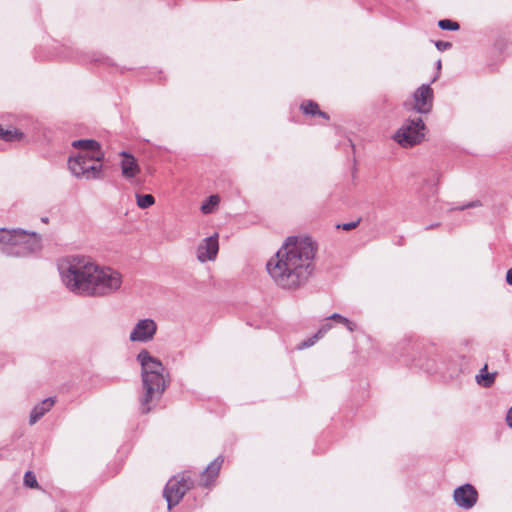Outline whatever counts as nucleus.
Returning a JSON list of instances; mask_svg holds the SVG:
<instances>
[{"instance_id": "4", "label": "nucleus", "mask_w": 512, "mask_h": 512, "mask_svg": "<svg viewBox=\"0 0 512 512\" xmlns=\"http://www.w3.org/2000/svg\"><path fill=\"white\" fill-rule=\"evenodd\" d=\"M41 249L40 236L23 229H0V250L8 256L26 257Z\"/></svg>"}, {"instance_id": "1", "label": "nucleus", "mask_w": 512, "mask_h": 512, "mask_svg": "<svg viewBox=\"0 0 512 512\" xmlns=\"http://www.w3.org/2000/svg\"><path fill=\"white\" fill-rule=\"evenodd\" d=\"M316 246L307 237H288L282 247L270 258L266 270L273 282L284 290L303 287L314 270Z\"/></svg>"}, {"instance_id": "26", "label": "nucleus", "mask_w": 512, "mask_h": 512, "mask_svg": "<svg viewBox=\"0 0 512 512\" xmlns=\"http://www.w3.org/2000/svg\"><path fill=\"white\" fill-rule=\"evenodd\" d=\"M332 327L331 324L329 323H326L324 324L320 329L319 331L315 334V338L316 339H320L328 330H330Z\"/></svg>"}, {"instance_id": "9", "label": "nucleus", "mask_w": 512, "mask_h": 512, "mask_svg": "<svg viewBox=\"0 0 512 512\" xmlns=\"http://www.w3.org/2000/svg\"><path fill=\"white\" fill-rule=\"evenodd\" d=\"M190 484L189 476L187 478L184 476H175L167 482L164 489V497L169 509L179 503L186 491L189 490Z\"/></svg>"}, {"instance_id": "32", "label": "nucleus", "mask_w": 512, "mask_h": 512, "mask_svg": "<svg viewBox=\"0 0 512 512\" xmlns=\"http://www.w3.org/2000/svg\"><path fill=\"white\" fill-rule=\"evenodd\" d=\"M506 282L512 285V267L506 273Z\"/></svg>"}, {"instance_id": "20", "label": "nucleus", "mask_w": 512, "mask_h": 512, "mask_svg": "<svg viewBox=\"0 0 512 512\" xmlns=\"http://www.w3.org/2000/svg\"><path fill=\"white\" fill-rule=\"evenodd\" d=\"M22 137V133L17 129H4L0 125V139L5 141L19 140Z\"/></svg>"}, {"instance_id": "8", "label": "nucleus", "mask_w": 512, "mask_h": 512, "mask_svg": "<svg viewBox=\"0 0 512 512\" xmlns=\"http://www.w3.org/2000/svg\"><path fill=\"white\" fill-rule=\"evenodd\" d=\"M425 124L420 117L408 119L395 132L393 139L402 147H412L424 139Z\"/></svg>"}, {"instance_id": "5", "label": "nucleus", "mask_w": 512, "mask_h": 512, "mask_svg": "<svg viewBox=\"0 0 512 512\" xmlns=\"http://www.w3.org/2000/svg\"><path fill=\"white\" fill-rule=\"evenodd\" d=\"M92 264L91 259L83 256H71L59 262L61 280L70 292L83 295V286L86 285V277L89 276Z\"/></svg>"}, {"instance_id": "28", "label": "nucleus", "mask_w": 512, "mask_h": 512, "mask_svg": "<svg viewBox=\"0 0 512 512\" xmlns=\"http://www.w3.org/2000/svg\"><path fill=\"white\" fill-rule=\"evenodd\" d=\"M318 339L315 338V335L312 337V338H309L308 340L306 341H303L300 345H299V349H303V348H308L312 345H314V343L317 341Z\"/></svg>"}, {"instance_id": "12", "label": "nucleus", "mask_w": 512, "mask_h": 512, "mask_svg": "<svg viewBox=\"0 0 512 512\" xmlns=\"http://www.w3.org/2000/svg\"><path fill=\"white\" fill-rule=\"evenodd\" d=\"M413 110L428 114L433 108V89L430 84H422L413 93Z\"/></svg>"}, {"instance_id": "6", "label": "nucleus", "mask_w": 512, "mask_h": 512, "mask_svg": "<svg viewBox=\"0 0 512 512\" xmlns=\"http://www.w3.org/2000/svg\"><path fill=\"white\" fill-rule=\"evenodd\" d=\"M85 284L84 296H107L120 289L122 276L111 268L100 267L93 262Z\"/></svg>"}, {"instance_id": "25", "label": "nucleus", "mask_w": 512, "mask_h": 512, "mask_svg": "<svg viewBox=\"0 0 512 512\" xmlns=\"http://www.w3.org/2000/svg\"><path fill=\"white\" fill-rule=\"evenodd\" d=\"M481 205H482V203L479 200H475V201H471V202H469V203H467L465 205L459 206L456 209H458V210H465L467 208L479 207Z\"/></svg>"}, {"instance_id": "11", "label": "nucleus", "mask_w": 512, "mask_h": 512, "mask_svg": "<svg viewBox=\"0 0 512 512\" xmlns=\"http://www.w3.org/2000/svg\"><path fill=\"white\" fill-rule=\"evenodd\" d=\"M453 500L459 508L469 510L476 505L478 492L473 485L466 483L454 489Z\"/></svg>"}, {"instance_id": "2", "label": "nucleus", "mask_w": 512, "mask_h": 512, "mask_svg": "<svg viewBox=\"0 0 512 512\" xmlns=\"http://www.w3.org/2000/svg\"><path fill=\"white\" fill-rule=\"evenodd\" d=\"M79 151L68 159L69 171L78 179L100 180L104 178L103 160L105 154L101 145L92 139L72 142Z\"/></svg>"}, {"instance_id": "33", "label": "nucleus", "mask_w": 512, "mask_h": 512, "mask_svg": "<svg viewBox=\"0 0 512 512\" xmlns=\"http://www.w3.org/2000/svg\"><path fill=\"white\" fill-rule=\"evenodd\" d=\"M439 225H440L439 223H433V224H431L429 226H426L425 230L434 229V228L438 227Z\"/></svg>"}, {"instance_id": "13", "label": "nucleus", "mask_w": 512, "mask_h": 512, "mask_svg": "<svg viewBox=\"0 0 512 512\" xmlns=\"http://www.w3.org/2000/svg\"><path fill=\"white\" fill-rule=\"evenodd\" d=\"M218 233L204 238L197 247V259L204 263L214 261L219 251Z\"/></svg>"}, {"instance_id": "23", "label": "nucleus", "mask_w": 512, "mask_h": 512, "mask_svg": "<svg viewBox=\"0 0 512 512\" xmlns=\"http://www.w3.org/2000/svg\"><path fill=\"white\" fill-rule=\"evenodd\" d=\"M24 483L28 487H30V488H35V487L38 486V483H37L35 475L32 472H30V471L25 473V475H24Z\"/></svg>"}, {"instance_id": "21", "label": "nucleus", "mask_w": 512, "mask_h": 512, "mask_svg": "<svg viewBox=\"0 0 512 512\" xmlns=\"http://www.w3.org/2000/svg\"><path fill=\"white\" fill-rule=\"evenodd\" d=\"M137 206L141 209H146L154 205L155 198L151 194H136Z\"/></svg>"}, {"instance_id": "22", "label": "nucleus", "mask_w": 512, "mask_h": 512, "mask_svg": "<svg viewBox=\"0 0 512 512\" xmlns=\"http://www.w3.org/2000/svg\"><path fill=\"white\" fill-rule=\"evenodd\" d=\"M438 26L443 30L457 31L460 26L457 22L450 19H443L438 22Z\"/></svg>"}, {"instance_id": "31", "label": "nucleus", "mask_w": 512, "mask_h": 512, "mask_svg": "<svg viewBox=\"0 0 512 512\" xmlns=\"http://www.w3.org/2000/svg\"><path fill=\"white\" fill-rule=\"evenodd\" d=\"M344 325L347 327V329L350 331V332H353L355 329H356V324L353 323L352 321H350L348 319V322H345Z\"/></svg>"}, {"instance_id": "15", "label": "nucleus", "mask_w": 512, "mask_h": 512, "mask_svg": "<svg viewBox=\"0 0 512 512\" xmlns=\"http://www.w3.org/2000/svg\"><path fill=\"white\" fill-rule=\"evenodd\" d=\"M120 155L122 156L120 163L122 176L128 180L137 176L140 172V167L136 158L125 151L121 152Z\"/></svg>"}, {"instance_id": "3", "label": "nucleus", "mask_w": 512, "mask_h": 512, "mask_svg": "<svg viewBox=\"0 0 512 512\" xmlns=\"http://www.w3.org/2000/svg\"><path fill=\"white\" fill-rule=\"evenodd\" d=\"M141 366L144 395L140 399L142 413L151 410L150 403L159 398L167 387V373L162 362L143 349L137 355Z\"/></svg>"}, {"instance_id": "27", "label": "nucleus", "mask_w": 512, "mask_h": 512, "mask_svg": "<svg viewBox=\"0 0 512 512\" xmlns=\"http://www.w3.org/2000/svg\"><path fill=\"white\" fill-rule=\"evenodd\" d=\"M435 46L437 47L438 50L445 51V50L450 49L452 44L450 42H446V41H437L435 43Z\"/></svg>"}, {"instance_id": "19", "label": "nucleus", "mask_w": 512, "mask_h": 512, "mask_svg": "<svg viewBox=\"0 0 512 512\" xmlns=\"http://www.w3.org/2000/svg\"><path fill=\"white\" fill-rule=\"evenodd\" d=\"M301 109H302L303 113H305V114L312 115V116L318 115L320 117H323L324 119H329V116L325 112L321 111L319 109L318 104L313 101L304 102L301 105Z\"/></svg>"}, {"instance_id": "14", "label": "nucleus", "mask_w": 512, "mask_h": 512, "mask_svg": "<svg viewBox=\"0 0 512 512\" xmlns=\"http://www.w3.org/2000/svg\"><path fill=\"white\" fill-rule=\"evenodd\" d=\"M223 462V456L216 457L201 473L199 485L205 488L213 486L219 475Z\"/></svg>"}, {"instance_id": "16", "label": "nucleus", "mask_w": 512, "mask_h": 512, "mask_svg": "<svg viewBox=\"0 0 512 512\" xmlns=\"http://www.w3.org/2000/svg\"><path fill=\"white\" fill-rule=\"evenodd\" d=\"M54 405V399L49 397L41 401L39 404H37L31 414L29 423L31 425L35 424L46 412H48Z\"/></svg>"}, {"instance_id": "34", "label": "nucleus", "mask_w": 512, "mask_h": 512, "mask_svg": "<svg viewBox=\"0 0 512 512\" xmlns=\"http://www.w3.org/2000/svg\"><path fill=\"white\" fill-rule=\"evenodd\" d=\"M440 68H441V61H440V60H438V61H437V69H440Z\"/></svg>"}, {"instance_id": "10", "label": "nucleus", "mask_w": 512, "mask_h": 512, "mask_svg": "<svg viewBox=\"0 0 512 512\" xmlns=\"http://www.w3.org/2000/svg\"><path fill=\"white\" fill-rule=\"evenodd\" d=\"M157 332V323L150 318L140 319L130 332L129 340L146 343L153 340Z\"/></svg>"}, {"instance_id": "17", "label": "nucleus", "mask_w": 512, "mask_h": 512, "mask_svg": "<svg viewBox=\"0 0 512 512\" xmlns=\"http://www.w3.org/2000/svg\"><path fill=\"white\" fill-rule=\"evenodd\" d=\"M497 372H488V366L485 364L479 371V373L476 375L475 380L478 385L484 387V388H490L496 379Z\"/></svg>"}, {"instance_id": "30", "label": "nucleus", "mask_w": 512, "mask_h": 512, "mask_svg": "<svg viewBox=\"0 0 512 512\" xmlns=\"http://www.w3.org/2000/svg\"><path fill=\"white\" fill-rule=\"evenodd\" d=\"M506 423L512 429V407L507 411Z\"/></svg>"}, {"instance_id": "29", "label": "nucleus", "mask_w": 512, "mask_h": 512, "mask_svg": "<svg viewBox=\"0 0 512 512\" xmlns=\"http://www.w3.org/2000/svg\"><path fill=\"white\" fill-rule=\"evenodd\" d=\"M328 319H332V320H335V321H338L342 324H344L345 322H348V318L338 314V313H334L332 314L331 316L328 317Z\"/></svg>"}, {"instance_id": "24", "label": "nucleus", "mask_w": 512, "mask_h": 512, "mask_svg": "<svg viewBox=\"0 0 512 512\" xmlns=\"http://www.w3.org/2000/svg\"><path fill=\"white\" fill-rule=\"evenodd\" d=\"M359 222H360V220L343 223L342 225H338L337 228H341L343 230L349 231V230L356 228L358 226Z\"/></svg>"}, {"instance_id": "7", "label": "nucleus", "mask_w": 512, "mask_h": 512, "mask_svg": "<svg viewBox=\"0 0 512 512\" xmlns=\"http://www.w3.org/2000/svg\"><path fill=\"white\" fill-rule=\"evenodd\" d=\"M85 284L84 296H107L120 289L122 276L111 268L100 267L93 262Z\"/></svg>"}, {"instance_id": "18", "label": "nucleus", "mask_w": 512, "mask_h": 512, "mask_svg": "<svg viewBox=\"0 0 512 512\" xmlns=\"http://www.w3.org/2000/svg\"><path fill=\"white\" fill-rule=\"evenodd\" d=\"M220 203L219 195H211L209 196L200 206V210L203 214H211L213 213Z\"/></svg>"}]
</instances>
